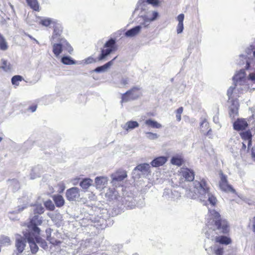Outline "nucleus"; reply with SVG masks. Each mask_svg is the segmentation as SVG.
Here are the masks:
<instances>
[{
    "label": "nucleus",
    "mask_w": 255,
    "mask_h": 255,
    "mask_svg": "<svg viewBox=\"0 0 255 255\" xmlns=\"http://www.w3.org/2000/svg\"><path fill=\"white\" fill-rule=\"evenodd\" d=\"M53 27L54 31L51 38V43L60 42L61 39H65L61 37V34L62 32V27L61 25L57 22L54 25Z\"/></svg>",
    "instance_id": "obj_13"
},
{
    "label": "nucleus",
    "mask_w": 255,
    "mask_h": 255,
    "mask_svg": "<svg viewBox=\"0 0 255 255\" xmlns=\"http://www.w3.org/2000/svg\"><path fill=\"white\" fill-rule=\"evenodd\" d=\"M145 124L146 126L152 128H160L162 127V125L160 124L151 119H148L146 120L145 121Z\"/></svg>",
    "instance_id": "obj_30"
},
{
    "label": "nucleus",
    "mask_w": 255,
    "mask_h": 255,
    "mask_svg": "<svg viewBox=\"0 0 255 255\" xmlns=\"http://www.w3.org/2000/svg\"><path fill=\"white\" fill-rule=\"evenodd\" d=\"M117 57L113 59L106 63L103 66L98 67L94 71L97 73L104 72L107 70L113 64L114 61L116 59Z\"/></svg>",
    "instance_id": "obj_26"
},
{
    "label": "nucleus",
    "mask_w": 255,
    "mask_h": 255,
    "mask_svg": "<svg viewBox=\"0 0 255 255\" xmlns=\"http://www.w3.org/2000/svg\"><path fill=\"white\" fill-rule=\"evenodd\" d=\"M220 175L221 178L219 184L220 189L225 192H235V189L228 184L227 176L224 175L222 172L220 173Z\"/></svg>",
    "instance_id": "obj_11"
},
{
    "label": "nucleus",
    "mask_w": 255,
    "mask_h": 255,
    "mask_svg": "<svg viewBox=\"0 0 255 255\" xmlns=\"http://www.w3.org/2000/svg\"><path fill=\"white\" fill-rule=\"evenodd\" d=\"M214 252L216 255H224V249L221 246H215Z\"/></svg>",
    "instance_id": "obj_43"
},
{
    "label": "nucleus",
    "mask_w": 255,
    "mask_h": 255,
    "mask_svg": "<svg viewBox=\"0 0 255 255\" xmlns=\"http://www.w3.org/2000/svg\"><path fill=\"white\" fill-rule=\"evenodd\" d=\"M33 212L34 214H41L44 213V208L41 205H37L34 207Z\"/></svg>",
    "instance_id": "obj_41"
},
{
    "label": "nucleus",
    "mask_w": 255,
    "mask_h": 255,
    "mask_svg": "<svg viewBox=\"0 0 255 255\" xmlns=\"http://www.w3.org/2000/svg\"><path fill=\"white\" fill-rule=\"evenodd\" d=\"M179 196L178 192L169 189H165L163 194V197L167 200H175Z\"/></svg>",
    "instance_id": "obj_16"
},
{
    "label": "nucleus",
    "mask_w": 255,
    "mask_h": 255,
    "mask_svg": "<svg viewBox=\"0 0 255 255\" xmlns=\"http://www.w3.org/2000/svg\"><path fill=\"white\" fill-rule=\"evenodd\" d=\"M145 133L146 135V137L150 140H154L157 139L159 135L155 133L151 132H146Z\"/></svg>",
    "instance_id": "obj_46"
},
{
    "label": "nucleus",
    "mask_w": 255,
    "mask_h": 255,
    "mask_svg": "<svg viewBox=\"0 0 255 255\" xmlns=\"http://www.w3.org/2000/svg\"><path fill=\"white\" fill-rule=\"evenodd\" d=\"M246 145H245V144H244V143H243V148H246Z\"/></svg>",
    "instance_id": "obj_63"
},
{
    "label": "nucleus",
    "mask_w": 255,
    "mask_h": 255,
    "mask_svg": "<svg viewBox=\"0 0 255 255\" xmlns=\"http://www.w3.org/2000/svg\"><path fill=\"white\" fill-rule=\"evenodd\" d=\"M12 182H13V183H14V184H17V185H18V183H17V181H16V180H13V181H12Z\"/></svg>",
    "instance_id": "obj_62"
},
{
    "label": "nucleus",
    "mask_w": 255,
    "mask_h": 255,
    "mask_svg": "<svg viewBox=\"0 0 255 255\" xmlns=\"http://www.w3.org/2000/svg\"><path fill=\"white\" fill-rule=\"evenodd\" d=\"M93 180L90 178H85L80 183V186L84 190H87L92 184Z\"/></svg>",
    "instance_id": "obj_31"
},
{
    "label": "nucleus",
    "mask_w": 255,
    "mask_h": 255,
    "mask_svg": "<svg viewBox=\"0 0 255 255\" xmlns=\"http://www.w3.org/2000/svg\"><path fill=\"white\" fill-rule=\"evenodd\" d=\"M139 126L138 123L136 121H130L127 122L125 124L122 125V128L126 131L132 130Z\"/></svg>",
    "instance_id": "obj_22"
},
{
    "label": "nucleus",
    "mask_w": 255,
    "mask_h": 255,
    "mask_svg": "<svg viewBox=\"0 0 255 255\" xmlns=\"http://www.w3.org/2000/svg\"><path fill=\"white\" fill-rule=\"evenodd\" d=\"M193 191H189L187 196L192 199L198 198L205 205L208 203L214 206L217 203L216 198L209 191L208 185L204 179L193 181Z\"/></svg>",
    "instance_id": "obj_3"
},
{
    "label": "nucleus",
    "mask_w": 255,
    "mask_h": 255,
    "mask_svg": "<svg viewBox=\"0 0 255 255\" xmlns=\"http://www.w3.org/2000/svg\"><path fill=\"white\" fill-rule=\"evenodd\" d=\"M2 66L0 67V68L3 69L4 71L7 72L10 71L11 69V66L9 63L6 60L1 59Z\"/></svg>",
    "instance_id": "obj_40"
},
{
    "label": "nucleus",
    "mask_w": 255,
    "mask_h": 255,
    "mask_svg": "<svg viewBox=\"0 0 255 255\" xmlns=\"http://www.w3.org/2000/svg\"><path fill=\"white\" fill-rule=\"evenodd\" d=\"M2 140V138L0 137V142Z\"/></svg>",
    "instance_id": "obj_64"
},
{
    "label": "nucleus",
    "mask_w": 255,
    "mask_h": 255,
    "mask_svg": "<svg viewBox=\"0 0 255 255\" xmlns=\"http://www.w3.org/2000/svg\"><path fill=\"white\" fill-rule=\"evenodd\" d=\"M53 199L57 207H60L64 205L65 201L61 195H54L53 197Z\"/></svg>",
    "instance_id": "obj_29"
},
{
    "label": "nucleus",
    "mask_w": 255,
    "mask_h": 255,
    "mask_svg": "<svg viewBox=\"0 0 255 255\" xmlns=\"http://www.w3.org/2000/svg\"><path fill=\"white\" fill-rule=\"evenodd\" d=\"M138 10H140L138 15L143 19V22L141 24L144 27L147 26L151 22L156 20L159 15L156 11L149 10L147 6H145V9H143L141 5L137 4L134 12Z\"/></svg>",
    "instance_id": "obj_5"
},
{
    "label": "nucleus",
    "mask_w": 255,
    "mask_h": 255,
    "mask_svg": "<svg viewBox=\"0 0 255 255\" xmlns=\"http://www.w3.org/2000/svg\"><path fill=\"white\" fill-rule=\"evenodd\" d=\"M42 222L43 220L41 217L38 215H35L31 219V226H28V229L26 230L25 232L29 231L31 233L39 234L40 229L37 227V226L41 225Z\"/></svg>",
    "instance_id": "obj_8"
},
{
    "label": "nucleus",
    "mask_w": 255,
    "mask_h": 255,
    "mask_svg": "<svg viewBox=\"0 0 255 255\" xmlns=\"http://www.w3.org/2000/svg\"><path fill=\"white\" fill-rule=\"evenodd\" d=\"M209 218L207 223V230L205 232L206 237L223 245H229L231 243V239L225 236H217V232L226 234L229 231V226L225 220H222L220 215L214 210H209Z\"/></svg>",
    "instance_id": "obj_2"
},
{
    "label": "nucleus",
    "mask_w": 255,
    "mask_h": 255,
    "mask_svg": "<svg viewBox=\"0 0 255 255\" xmlns=\"http://www.w3.org/2000/svg\"><path fill=\"white\" fill-rule=\"evenodd\" d=\"M50 231L51 230L49 229H47L46 232V233L48 234H49V233H50Z\"/></svg>",
    "instance_id": "obj_61"
},
{
    "label": "nucleus",
    "mask_w": 255,
    "mask_h": 255,
    "mask_svg": "<svg viewBox=\"0 0 255 255\" xmlns=\"http://www.w3.org/2000/svg\"><path fill=\"white\" fill-rule=\"evenodd\" d=\"M26 239L25 237H22L19 235L16 236L15 247L19 253H21L24 250Z\"/></svg>",
    "instance_id": "obj_15"
},
{
    "label": "nucleus",
    "mask_w": 255,
    "mask_h": 255,
    "mask_svg": "<svg viewBox=\"0 0 255 255\" xmlns=\"http://www.w3.org/2000/svg\"><path fill=\"white\" fill-rule=\"evenodd\" d=\"M142 25L141 24L127 30L125 35L127 37H133L137 35L141 30Z\"/></svg>",
    "instance_id": "obj_17"
},
{
    "label": "nucleus",
    "mask_w": 255,
    "mask_h": 255,
    "mask_svg": "<svg viewBox=\"0 0 255 255\" xmlns=\"http://www.w3.org/2000/svg\"><path fill=\"white\" fill-rule=\"evenodd\" d=\"M36 106H32L28 108V110H30L32 112H34L36 111Z\"/></svg>",
    "instance_id": "obj_54"
},
{
    "label": "nucleus",
    "mask_w": 255,
    "mask_h": 255,
    "mask_svg": "<svg viewBox=\"0 0 255 255\" xmlns=\"http://www.w3.org/2000/svg\"><path fill=\"white\" fill-rule=\"evenodd\" d=\"M179 172V175L182 180L192 181L194 179V172L191 169L187 168H181Z\"/></svg>",
    "instance_id": "obj_12"
},
{
    "label": "nucleus",
    "mask_w": 255,
    "mask_h": 255,
    "mask_svg": "<svg viewBox=\"0 0 255 255\" xmlns=\"http://www.w3.org/2000/svg\"><path fill=\"white\" fill-rule=\"evenodd\" d=\"M39 23L42 25L44 26H48L50 24H53V25L55 24V23L57 22L51 18L48 17H42L39 19Z\"/></svg>",
    "instance_id": "obj_27"
},
{
    "label": "nucleus",
    "mask_w": 255,
    "mask_h": 255,
    "mask_svg": "<svg viewBox=\"0 0 255 255\" xmlns=\"http://www.w3.org/2000/svg\"><path fill=\"white\" fill-rule=\"evenodd\" d=\"M84 63L86 64H89L91 63H95L97 61V60L94 59L93 57L90 56L86 59H85L83 61Z\"/></svg>",
    "instance_id": "obj_48"
},
{
    "label": "nucleus",
    "mask_w": 255,
    "mask_h": 255,
    "mask_svg": "<svg viewBox=\"0 0 255 255\" xmlns=\"http://www.w3.org/2000/svg\"><path fill=\"white\" fill-rule=\"evenodd\" d=\"M252 157L255 160V147L252 149Z\"/></svg>",
    "instance_id": "obj_56"
},
{
    "label": "nucleus",
    "mask_w": 255,
    "mask_h": 255,
    "mask_svg": "<svg viewBox=\"0 0 255 255\" xmlns=\"http://www.w3.org/2000/svg\"><path fill=\"white\" fill-rule=\"evenodd\" d=\"M29 6L35 11L39 10V6L37 0H26Z\"/></svg>",
    "instance_id": "obj_34"
},
{
    "label": "nucleus",
    "mask_w": 255,
    "mask_h": 255,
    "mask_svg": "<svg viewBox=\"0 0 255 255\" xmlns=\"http://www.w3.org/2000/svg\"><path fill=\"white\" fill-rule=\"evenodd\" d=\"M11 242L9 237L2 236L0 239V247L6 246L10 245Z\"/></svg>",
    "instance_id": "obj_36"
},
{
    "label": "nucleus",
    "mask_w": 255,
    "mask_h": 255,
    "mask_svg": "<svg viewBox=\"0 0 255 255\" xmlns=\"http://www.w3.org/2000/svg\"><path fill=\"white\" fill-rule=\"evenodd\" d=\"M61 62L65 65H74L77 63L71 57L67 56L62 58Z\"/></svg>",
    "instance_id": "obj_35"
},
{
    "label": "nucleus",
    "mask_w": 255,
    "mask_h": 255,
    "mask_svg": "<svg viewBox=\"0 0 255 255\" xmlns=\"http://www.w3.org/2000/svg\"><path fill=\"white\" fill-rule=\"evenodd\" d=\"M184 29L183 23H178L177 26V33L178 34L181 33L183 32Z\"/></svg>",
    "instance_id": "obj_50"
},
{
    "label": "nucleus",
    "mask_w": 255,
    "mask_h": 255,
    "mask_svg": "<svg viewBox=\"0 0 255 255\" xmlns=\"http://www.w3.org/2000/svg\"><path fill=\"white\" fill-rule=\"evenodd\" d=\"M141 94L140 88L138 87H134L122 95L121 103L135 100L138 98Z\"/></svg>",
    "instance_id": "obj_7"
},
{
    "label": "nucleus",
    "mask_w": 255,
    "mask_h": 255,
    "mask_svg": "<svg viewBox=\"0 0 255 255\" xmlns=\"http://www.w3.org/2000/svg\"><path fill=\"white\" fill-rule=\"evenodd\" d=\"M201 130L203 133H205L209 128V124L206 120H203L200 125Z\"/></svg>",
    "instance_id": "obj_45"
},
{
    "label": "nucleus",
    "mask_w": 255,
    "mask_h": 255,
    "mask_svg": "<svg viewBox=\"0 0 255 255\" xmlns=\"http://www.w3.org/2000/svg\"><path fill=\"white\" fill-rule=\"evenodd\" d=\"M47 240L48 241H49L50 243L53 244V245H58V244H59L60 243V241H53L50 238V236H49L48 235H47Z\"/></svg>",
    "instance_id": "obj_51"
},
{
    "label": "nucleus",
    "mask_w": 255,
    "mask_h": 255,
    "mask_svg": "<svg viewBox=\"0 0 255 255\" xmlns=\"http://www.w3.org/2000/svg\"><path fill=\"white\" fill-rule=\"evenodd\" d=\"M32 235H33V237H34L37 244H39L44 249L47 248V245L46 242L45 241V240L38 236L39 234L32 233Z\"/></svg>",
    "instance_id": "obj_28"
},
{
    "label": "nucleus",
    "mask_w": 255,
    "mask_h": 255,
    "mask_svg": "<svg viewBox=\"0 0 255 255\" xmlns=\"http://www.w3.org/2000/svg\"><path fill=\"white\" fill-rule=\"evenodd\" d=\"M78 179H75L73 181V184L74 185H76V184H78Z\"/></svg>",
    "instance_id": "obj_59"
},
{
    "label": "nucleus",
    "mask_w": 255,
    "mask_h": 255,
    "mask_svg": "<svg viewBox=\"0 0 255 255\" xmlns=\"http://www.w3.org/2000/svg\"><path fill=\"white\" fill-rule=\"evenodd\" d=\"M244 69H241L233 77L235 86L230 87L227 91L229 101L232 102L230 107L229 115L232 119H235L238 114L239 102L237 99L238 93L246 91L248 89H255V70L249 74L248 78L246 77Z\"/></svg>",
    "instance_id": "obj_1"
},
{
    "label": "nucleus",
    "mask_w": 255,
    "mask_h": 255,
    "mask_svg": "<svg viewBox=\"0 0 255 255\" xmlns=\"http://www.w3.org/2000/svg\"><path fill=\"white\" fill-rule=\"evenodd\" d=\"M104 49L102 50L101 54L98 57L99 61L104 60L107 56L111 53L115 51L117 49L116 41L113 38L110 39L106 42L104 46Z\"/></svg>",
    "instance_id": "obj_6"
},
{
    "label": "nucleus",
    "mask_w": 255,
    "mask_h": 255,
    "mask_svg": "<svg viewBox=\"0 0 255 255\" xmlns=\"http://www.w3.org/2000/svg\"><path fill=\"white\" fill-rule=\"evenodd\" d=\"M128 83V78H122L121 80V83L123 85H126Z\"/></svg>",
    "instance_id": "obj_53"
},
{
    "label": "nucleus",
    "mask_w": 255,
    "mask_h": 255,
    "mask_svg": "<svg viewBox=\"0 0 255 255\" xmlns=\"http://www.w3.org/2000/svg\"><path fill=\"white\" fill-rule=\"evenodd\" d=\"M105 196L110 201L118 200V197H119L118 192L114 189H113L111 188H109L107 190L105 194Z\"/></svg>",
    "instance_id": "obj_24"
},
{
    "label": "nucleus",
    "mask_w": 255,
    "mask_h": 255,
    "mask_svg": "<svg viewBox=\"0 0 255 255\" xmlns=\"http://www.w3.org/2000/svg\"><path fill=\"white\" fill-rule=\"evenodd\" d=\"M242 137L243 139L248 141V144L249 146L251 145L252 134L250 131H247L243 132L242 134Z\"/></svg>",
    "instance_id": "obj_39"
},
{
    "label": "nucleus",
    "mask_w": 255,
    "mask_h": 255,
    "mask_svg": "<svg viewBox=\"0 0 255 255\" xmlns=\"http://www.w3.org/2000/svg\"><path fill=\"white\" fill-rule=\"evenodd\" d=\"M246 55H240L239 64L244 66L246 69L253 67L255 66V47L251 45L246 50Z\"/></svg>",
    "instance_id": "obj_4"
},
{
    "label": "nucleus",
    "mask_w": 255,
    "mask_h": 255,
    "mask_svg": "<svg viewBox=\"0 0 255 255\" xmlns=\"http://www.w3.org/2000/svg\"><path fill=\"white\" fill-rule=\"evenodd\" d=\"M206 131H207V134L209 135H210V132H211V129L209 128L207 131L206 130Z\"/></svg>",
    "instance_id": "obj_60"
},
{
    "label": "nucleus",
    "mask_w": 255,
    "mask_h": 255,
    "mask_svg": "<svg viewBox=\"0 0 255 255\" xmlns=\"http://www.w3.org/2000/svg\"><path fill=\"white\" fill-rule=\"evenodd\" d=\"M213 121L215 123H218L219 121H218V118L217 117H214L213 118Z\"/></svg>",
    "instance_id": "obj_58"
},
{
    "label": "nucleus",
    "mask_w": 255,
    "mask_h": 255,
    "mask_svg": "<svg viewBox=\"0 0 255 255\" xmlns=\"http://www.w3.org/2000/svg\"><path fill=\"white\" fill-rule=\"evenodd\" d=\"M22 76L20 75H15L14 76L11 78V83L13 85H15L16 86H18L19 85V82L21 81L22 80Z\"/></svg>",
    "instance_id": "obj_42"
},
{
    "label": "nucleus",
    "mask_w": 255,
    "mask_h": 255,
    "mask_svg": "<svg viewBox=\"0 0 255 255\" xmlns=\"http://www.w3.org/2000/svg\"><path fill=\"white\" fill-rule=\"evenodd\" d=\"M46 208L50 211H53L55 209V206L52 201L49 200L45 201L44 203Z\"/></svg>",
    "instance_id": "obj_44"
},
{
    "label": "nucleus",
    "mask_w": 255,
    "mask_h": 255,
    "mask_svg": "<svg viewBox=\"0 0 255 255\" xmlns=\"http://www.w3.org/2000/svg\"><path fill=\"white\" fill-rule=\"evenodd\" d=\"M108 179L107 177L101 176L97 177L95 178L96 187L97 189L103 188L107 184Z\"/></svg>",
    "instance_id": "obj_23"
},
{
    "label": "nucleus",
    "mask_w": 255,
    "mask_h": 255,
    "mask_svg": "<svg viewBox=\"0 0 255 255\" xmlns=\"http://www.w3.org/2000/svg\"><path fill=\"white\" fill-rule=\"evenodd\" d=\"M112 183L116 186L119 185V182L123 181L127 177L126 171L124 170H120L113 173L112 176Z\"/></svg>",
    "instance_id": "obj_14"
},
{
    "label": "nucleus",
    "mask_w": 255,
    "mask_h": 255,
    "mask_svg": "<svg viewBox=\"0 0 255 255\" xmlns=\"http://www.w3.org/2000/svg\"><path fill=\"white\" fill-rule=\"evenodd\" d=\"M80 189L77 187H72L66 192V197L70 201H76L80 199Z\"/></svg>",
    "instance_id": "obj_10"
},
{
    "label": "nucleus",
    "mask_w": 255,
    "mask_h": 255,
    "mask_svg": "<svg viewBox=\"0 0 255 255\" xmlns=\"http://www.w3.org/2000/svg\"><path fill=\"white\" fill-rule=\"evenodd\" d=\"M167 161V157L162 156L155 158L150 163L153 167H159L163 165Z\"/></svg>",
    "instance_id": "obj_20"
},
{
    "label": "nucleus",
    "mask_w": 255,
    "mask_h": 255,
    "mask_svg": "<svg viewBox=\"0 0 255 255\" xmlns=\"http://www.w3.org/2000/svg\"><path fill=\"white\" fill-rule=\"evenodd\" d=\"M26 208V206L25 205H22L21 206H18L16 210H15V211H13L12 212L9 213V214H17V213H20Z\"/></svg>",
    "instance_id": "obj_49"
},
{
    "label": "nucleus",
    "mask_w": 255,
    "mask_h": 255,
    "mask_svg": "<svg viewBox=\"0 0 255 255\" xmlns=\"http://www.w3.org/2000/svg\"><path fill=\"white\" fill-rule=\"evenodd\" d=\"M58 43L53 42L52 44L53 52L56 57H58L61 53L63 45L62 43V40H60V42H57Z\"/></svg>",
    "instance_id": "obj_25"
},
{
    "label": "nucleus",
    "mask_w": 255,
    "mask_h": 255,
    "mask_svg": "<svg viewBox=\"0 0 255 255\" xmlns=\"http://www.w3.org/2000/svg\"><path fill=\"white\" fill-rule=\"evenodd\" d=\"M183 109L182 107H180L177 110H176V119L179 122L181 121V114L183 112Z\"/></svg>",
    "instance_id": "obj_47"
},
{
    "label": "nucleus",
    "mask_w": 255,
    "mask_h": 255,
    "mask_svg": "<svg viewBox=\"0 0 255 255\" xmlns=\"http://www.w3.org/2000/svg\"><path fill=\"white\" fill-rule=\"evenodd\" d=\"M8 48L7 43L4 37L0 34V49L3 51Z\"/></svg>",
    "instance_id": "obj_38"
},
{
    "label": "nucleus",
    "mask_w": 255,
    "mask_h": 255,
    "mask_svg": "<svg viewBox=\"0 0 255 255\" xmlns=\"http://www.w3.org/2000/svg\"><path fill=\"white\" fill-rule=\"evenodd\" d=\"M47 215L51 219V220L56 223H59L62 220V215L59 213H48Z\"/></svg>",
    "instance_id": "obj_33"
},
{
    "label": "nucleus",
    "mask_w": 255,
    "mask_h": 255,
    "mask_svg": "<svg viewBox=\"0 0 255 255\" xmlns=\"http://www.w3.org/2000/svg\"><path fill=\"white\" fill-rule=\"evenodd\" d=\"M159 3V0H139L137 4L141 5L142 8L145 9V6H147V4H151L153 6H157Z\"/></svg>",
    "instance_id": "obj_21"
},
{
    "label": "nucleus",
    "mask_w": 255,
    "mask_h": 255,
    "mask_svg": "<svg viewBox=\"0 0 255 255\" xmlns=\"http://www.w3.org/2000/svg\"><path fill=\"white\" fill-rule=\"evenodd\" d=\"M62 43L63 45V49L66 50L68 51L70 54H72L73 49L72 46L70 45V44L65 40V39H61Z\"/></svg>",
    "instance_id": "obj_37"
},
{
    "label": "nucleus",
    "mask_w": 255,
    "mask_h": 255,
    "mask_svg": "<svg viewBox=\"0 0 255 255\" xmlns=\"http://www.w3.org/2000/svg\"><path fill=\"white\" fill-rule=\"evenodd\" d=\"M253 231L255 232V216L253 218Z\"/></svg>",
    "instance_id": "obj_57"
},
{
    "label": "nucleus",
    "mask_w": 255,
    "mask_h": 255,
    "mask_svg": "<svg viewBox=\"0 0 255 255\" xmlns=\"http://www.w3.org/2000/svg\"><path fill=\"white\" fill-rule=\"evenodd\" d=\"M248 126L247 122L245 119H238L234 123V128L237 130L245 129Z\"/></svg>",
    "instance_id": "obj_19"
},
{
    "label": "nucleus",
    "mask_w": 255,
    "mask_h": 255,
    "mask_svg": "<svg viewBox=\"0 0 255 255\" xmlns=\"http://www.w3.org/2000/svg\"><path fill=\"white\" fill-rule=\"evenodd\" d=\"M150 166L149 164L147 163H143L138 165L136 166L133 171L136 172L139 171L141 172L142 175H147L150 171Z\"/></svg>",
    "instance_id": "obj_18"
},
{
    "label": "nucleus",
    "mask_w": 255,
    "mask_h": 255,
    "mask_svg": "<svg viewBox=\"0 0 255 255\" xmlns=\"http://www.w3.org/2000/svg\"><path fill=\"white\" fill-rule=\"evenodd\" d=\"M184 18V15L182 13L180 14L177 17V19L178 21V23H183V20Z\"/></svg>",
    "instance_id": "obj_52"
},
{
    "label": "nucleus",
    "mask_w": 255,
    "mask_h": 255,
    "mask_svg": "<svg viewBox=\"0 0 255 255\" xmlns=\"http://www.w3.org/2000/svg\"><path fill=\"white\" fill-rule=\"evenodd\" d=\"M183 163V159L181 156H175L172 157L171 163L177 166H181Z\"/></svg>",
    "instance_id": "obj_32"
},
{
    "label": "nucleus",
    "mask_w": 255,
    "mask_h": 255,
    "mask_svg": "<svg viewBox=\"0 0 255 255\" xmlns=\"http://www.w3.org/2000/svg\"><path fill=\"white\" fill-rule=\"evenodd\" d=\"M26 35L29 37L31 39L34 40L37 44H39V43L38 42V41H37L35 38H34V37H33L32 36H31L30 35L28 34H26Z\"/></svg>",
    "instance_id": "obj_55"
},
{
    "label": "nucleus",
    "mask_w": 255,
    "mask_h": 255,
    "mask_svg": "<svg viewBox=\"0 0 255 255\" xmlns=\"http://www.w3.org/2000/svg\"><path fill=\"white\" fill-rule=\"evenodd\" d=\"M24 237H25L29 243L31 252L32 254H35L38 251V247L36 245V242L32 235L33 233L28 231V232H23Z\"/></svg>",
    "instance_id": "obj_9"
}]
</instances>
